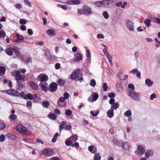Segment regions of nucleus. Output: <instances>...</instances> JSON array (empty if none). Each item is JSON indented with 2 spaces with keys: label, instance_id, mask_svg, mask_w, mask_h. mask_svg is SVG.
<instances>
[{
  "label": "nucleus",
  "instance_id": "79ce46f5",
  "mask_svg": "<svg viewBox=\"0 0 160 160\" xmlns=\"http://www.w3.org/2000/svg\"><path fill=\"white\" fill-rule=\"evenodd\" d=\"M65 144L67 146H71V145L72 144L71 140L68 139H67L65 141Z\"/></svg>",
  "mask_w": 160,
  "mask_h": 160
},
{
  "label": "nucleus",
  "instance_id": "6e6552de",
  "mask_svg": "<svg viewBox=\"0 0 160 160\" xmlns=\"http://www.w3.org/2000/svg\"><path fill=\"white\" fill-rule=\"evenodd\" d=\"M7 92L8 94L14 97L18 96L20 95L19 93L16 90L9 89L7 91Z\"/></svg>",
  "mask_w": 160,
  "mask_h": 160
},
{
  "label": "nucleus",
  "instance_id": "412c9836",
  "mask_svg": "<svg viewBox=\"0 0 160 160\" xmlns=\"http://www.w3.org/2000/svg\"><path fill=\"white\" fill-rule=\"evenodd\" d=\"M151 20L149 18L147 19L144 21L145 25L148 27H149L151 26Z\"/></svg>",
  "mask_w": 160,
  "mask_h": 160
},
{
  "label": "nucleus",
  "instance_id": "37998d69",
  "mask_svg": "<svg viewBox=\"0 0 160 160\" xmlns=\"http://www.w3.org/2000/svg\"><path fill=\"white\" fill-rule=\"evenodd\" d=\"M92 97L93 101H95L98 99V94L97 93H95L93 94Z\"/></svg>",
  "mask_w": 160,
  "mask_h": 160
},
{
  "label": "nucleus",
  "instance_id": "9d476101",
  "mask_svg": "<svg viewBox=\"0 0 160 160\" xmlns=\"http://www.w3.org/2000/svg\"><path fill=\"white\" fill-rule=\"evenodd\" d=\"M80 3V2L79 0H68L64 2L65 4L71 5H78Z\"/></svg>",
  "mask_w": 160,
  "mask_h": 160
},
{
  "label": "nucleus",
  "instance_id": "6ab92c4d",
  "mask_svg": "<svg viewBox=\"0 0 160 160\" xmlns=\"http://www.w3.org/2000/svg\"><path fill=\"white\" fill-rule=\"evenodd\" d=\"M76 59H73V61H76L77 62H78L80 60H81L82 58V55L79 53H78L76 54Z\"/></svg>",
  "mask_w": 160,
  "mask_h": 160
},
{
  "label": "nucleus",
  "instance_id": "2f4dec72",
  "mask_svg": "<svg viewBox=\"0 0 160 160\" xmlns=\"http://www.w3.org/2000/svg\"><path fill=\"white\" fill-rule=\"evenodd\" d=\"M6 71L5 68L3 67H0V74L2 75L4 74Z\"/></svg>",
  "mask_w": 160,
  "mask_h": 160
},
{
  "label": "nucleus",
  "instance_id": "4c0bfd02",
  "mask_svg": "<svg viewBox=\"0 0 160 160\" xmlns=\"http://www.w3.org/2000/svg\"><path fill=\"white\" fill-rule=\"evenodd\" d=\"M58 83L59 85L63 86L64 84L65 81L61 79H60L58 80Z\"/></svg>",
  "mask_w": 160,
  "mask_h": 160
},
{
  "label": "nucleus",
  "instance_id": "5701e85b",
  "mask_svg": "<svg viewBox=\"0 0 160 160\" xmlns=\"http://www.w3.org/2000/svg\"><path fill=\"white\" fill-rule=\"evenodd\" d=\"M145 83L148 87H151L153 84V82L150 79H147L145 80Z\"/></svg>",
  "mask_w": 160,
  "mask_h": 160
},
{
  "label": "nucleus",
  "instance_id": "13d9d810",
  "mask_svg": "<svg viewBox=\"0 0 160 160\" xmlns=\"http://www.w3.org/2000/svg\"><path fill=\"white\" fill-rule=\"evenodd\" d=\"M107 58H108V59L109 61L110 62V63L111 65L112 64V58L111 56H110L109 55L106 56Z\"/></svg>",
  "mask_w": 160,
  "mask_h": 160
},
{
  "label": "nucleus",
  "instance_id": "774afa93",
  "mask_svg": "<svg viewBox=\"0 0 160 160\" xmlns=\"http://www.w3.org/2000/svg\"><path fill=\"white\" fill-rule=\"evenodd\" d=\"M28 33L29 35H32L33 34V31L31 29H28Z\"/></svg>",
  "mask_w": 160,
  "mask_h": 160
},
{
  "label": "nucleus",
  "instance_id": "de8ad7c7",
  "mask_svg": "<svg viewBox=\"0 0 160 160\" xmlns=\"http://www.w3.org/2000/svg\"><path fill=\"white\" fill-rule=\"evenodd\" d=\"M103 89L104 91H106L108 89V85L106 83H103Z\"/></svg>",
  "mask_w": 160,
  "mask_h": 160
},
{
  "label": "nucleus",
  "instance_id": "1a4fd4ad",
  "mask_svg": "<svg viewBox=\"0 0 160 160\" xmlns=\"http://www.w3.org/2000/svg\"><path fill=\"white\" fill-rule=\"evenodd\" d=\"M16 130L20 133H24L26 131V128L22 124H18L16 127Z\"/></svg>",
  "mask_w": 160,
  "mask_h": 160
},
{
  "label": "nucleus",
  "instance_id": "bb28decb",
  "mask_svg": "<svg viewBox=\"0 0 160 160\" xmlns=\"http://www.w3.org/2000/svg\"><path fill=\"white\" fill-rule=\"evenodd\" d=\"M17 116L14 114H11L9 116V119L11 121H14L17 118Z\"/></svg>",
  "mask_w": 160,
  "mask_h": 160
},
{
  "label": "nucleus",
  "instance_id": "49530a36",
  "mask_svg": "<svg viewBox=\"0 0 160 160\" xmlns=\"http://www.w3.org/2000/svg\"><path fill=\"white\" fill-rule=\"evenodd\" d=\"M96 84V82L94 79H92L91 80L90 83V84L91 86L92 87H94L95 86Z\"/></svg>",
  "mask_w": 160,
  "mask_h": 160
},
{
  "label": "nucleus",
  "instance_id": "6e6d98bb",
  "mask_svg": "<svg viewBox=\"0 0 160 160\" xmlns=\"http://www.w3.org/2000/svg\"><path fill=\"white\" fill-rule=\"evenodd\" d=\"M15 7L16 8L18 9L21 8L22 7L21 4L19 3H17L16 4V5H15Z\"/></svg>",
  "mask_w": 160,
  "mask_h": 160
},
{
  "label": "nucleus",
  "instance_id": "4be33fe9",
  "mask_svg": "<svg viewBox=\"0 0 160 160\" xmlns=\"http://www.w3.org/2000/svg\"><path fill=\"white\" fill-rule=\"evenodd\" d=\"M47 34L51 36H53L55 34V32L54 30L52 29H49L47 31Z\"/></svg>",
  "mask_w": 160,
  "mask_h": 160
},
{
  "label": "nucleus",
  "instance_id": "39448f33",
  "mask_svg": "<svg viewBox=\"0 0 160 160\" xmlns=\"http://www.w3.org/2000/svg\"><path fill=\"white\" fill-rule=\"evenodd\" d=\"M129 96L133 99L136 100H139L140 96L139 94L134 91H129Z\"/></svg>",
  "mask_w": 160,
  "mask_h": 160
},
{
  "label": "nucleus",
  "instance_id": "0eeeda50",
  "mask_svg": "<svg viewBox=\"0 0 160 160\" xmlns=\"http://www.w3.org/2000/svg\"><path fill=\"white\" fill-rule=\"evenodd\" d=\"M42 153L45 156H50L53 155L54 152L51 148H47L43 150Z\"/></svg>",
  "mask_w": 160,
  "mask_h": 160
},
{
  "label": "nucleus",
  "instance_id": "e433bc0d",
  "mask_svg": "<svg viewBox=\"0 0 160 160\" xmlns=\"http://www.w3.org/2000/svg\"><path fill=\"white\" fill-rule=\"evenodd\" d=\"M6 33L3 30H2L0 31V38H5Z\"/></svg>",
  "mask_w": 160,
  "mask_h": 160
},
{
  "label": "nucleus",
  "instance_id": "7ed1b4c3",
  "mask_svg": "<svg viewBox=\"0 0 160 160\" xmlns=\"http://www.w3.org/2000/svg\"><path fill=\"white\" fill-rule=\"evenodd\" d=\"M78 13L81 14H86L89 15L92 13V11L90 8L87 6H85L82 8L78 9Z\"/></svg>",
  "mask_w": 160,
  "mask_h": 160
},
{
  "label": "nucleus",
  "instance_id": "2eb2a0df",
  "mask_svg": "<svg viewBox=\"0 0 160 160\" xmlns=\"http://www.w3.org/2000/svg\"><path fill=\"white\" fill-rule=\"evenodd\" d=\"M16 35L18 38V40H16L15 42H18V43L22 42L24 39V38L21 35H19V34L17 33Z\"/></svg>",
  "mask_w": 160,
  "mask_h": 160
},
{
  "label": "nucleus",
  "instance_id": "473e14b6",
  "mask_svg": "<svg viewBox=\"0 0 160 160\" xmlns=\"http://www.w3.org/2000/svg\"><path fill=\"white\" fill-rule=\"evenodd\" d=\"M102 46H103L105 48L103 49V52L104 53L105 55L106 56H107L109 55L107 50L108 48L107 46L105 45H103Z\"/></svg>",
  "mask_w": 160,
  "mask_h": 160
},
{
  "label": "nucleus",
  "instance_id": "4d7b16f0",
  "mask_svg": "<svg viewBox=\"0 0 160 160\" xmlns=\"http://www.w3.org/2000/svg\"><path fill=\"white\" fill-rule=\"evenodd\" d=\"M71 146L72 147H76L78 148L79 147V144L78 142H76L74 144H72Z\"/></svg>",
  "mask_w": 160,
  "mask_h": 160
},
{
  "label": "nucleus",
  "instance_id": "b1692460",
  "mask_svg": "<svg viewBox=\"0 0 160 160\" xmlns=\"http://www.w3.org/2000/svg\"><path fill=\"white\" fill-rule=\"evenodd\" d=\"M66 125V122L65 121H62L61 122L60 125L59 126V130L61 132L64 127L63 126H65Z\"/></svg>",
  "mask_w": 160,
  "mask_h": 160
},
{
  "label": "nucleus",
  "instance_id": "dca6fc26",
  "mask_svg": "<svg viewBox=\"0 0 160 160\" xmlns=\"http://www.w3.org/2000/svg\"><path fill=\"white\" fill-rule=\"evenodd\" d=\"M121 146L123 149L126 150H128L130 147L129 145L126 142H122L121 144Z\"/></svg>",
  "mask_w": 160,
  "mask_h": 160
},
{
  "label": "nucleus",
  "instance_id": "0e129e2a",
  "mask_svg": "<svg viewBox=\"0 0 160 160\" xmlns=\"http://www.w3.org/2000/svg\"><path fill=\"white\" fill-rule=\"evenodd\" d=\"M5 140V136L3 135H2L0 136V141L3 142Z\"/></svg>",
  "mask_w": 160,
  "mask_h": 160
},
{
  "label": "nucleus",
  "instance_id": "680f3d73",
  "mask_svg": "<svg viewBox=\"0 0 160 160\" xmlns=\"http://www.w3.org/2000/svg\"><path fill=\"white\" fill-rule=\"evenodd\" d=\"M157 97L156 95L154 94H152L150 96V99L151 100L153 99L154 98H156Z\"/></svg>",
  "mask_w": 160,
  "mask_h": 160
},
{
  "label": "nucleus",
  "instance_id": "a18cd8bd",
  "mask_svg": "<svg viewBox=\"0 0 160 160\" xmlns=\"http://www.w3.org/2000/svg\"><path fill=\"white\" fill-rule=\"evenodd\" d=\"M154 19V20L153 21V22L160 24V18L155 17Z\"/></svg>",
  "mask_w": 160,
  "mask_h": 160
},
{
  "label": "nucleus",
  "instance_id": "4468645a",
  "mask_svg": "<svg viewBox=\"0 0 160 160\" xmlns=\"http://www.w3.org/2000/svg\"><path fill=\"white\" fill-rule=\"evenodd\" d=\"M138 153L140 155L144 154L145 152L144 148L140 145H139L138 147Z\"/></svg>",
  "mask_w": 160,
  "mask_h": 160
},
{
  "label": "nucleus",
  "instance_id": "864d4df0",
  "mask_svg": "<svg viewBox=\"0 0 160 160\" xmlns=\"http://www.w3.org/2000/svg\"><path fill=\"white\" fill-rule=\"evenodd\" d=\"M128 88L130 89H131V90H132V91H134L133 90L135 89V87L132 84H129L128 85Z\"/></svg>",
  "mask_w": 160,
  "mask_h": 160
},
{
  "label": "nucleus",
  "instance_id": "393cba45",
  "mask_svg": "<svg viewBox=\"0 0 160 160\" xmlns=\"http://www.w3.org/2000/svg\"><path fill=\"white\" fill-rule=\"evenodd\" d=\"M69 138L71 140L72 142H75L77 141L78 139V136L77 135H73L72 136H71Z\"/></svg>",
  "mask_w": 160,
  "mask_h": 160
},
{
  "label": "nucleus",
  "instance_id": "423d86ee",
  "mask_svg": "<svg viewBox=\"0 0 160 160\" xmlns=\"http://www.w3.org/2000/svg\"><path fill=\"white\" fill-rule=\"evenodd\" d=\"M126 24L127 28L129 31L131 32L134 31V24L132 22L128 20H127Z\"/></svg>",
  "mask_w": 160,
  "mask_h": 160
},
{
  "label": "nucleus",
  "instance_id": "5fc2aeb1",
  "mask_svg": "<svg viewBox=\"0 0 160 160\" xmlns=\"http://www.w3.org/2000/svg\"><path fill=\"white\" fill-rule=\"evenodd\" d=\"M95 5L98 7H100L101 6H102V1L96 2L95 3Z\"/></svg>",
  "mask_w": 160,
  "mask_h": 160
},
{
  "label": "nucleus",
  "instance_id": "09e8293b",
  "mask_svg": "<svg viewBox=\"0 0 160 160\" xmlns=\"http://www.w3.org/2000/svg\"><path fill=\"white\" fill-rule=\"evenodd\" d=\"M6 127L4 123L0 122V129H3Z\"/></svg>",
  "mask_w": 160,
  "mask_h": 160
},
{
  "label": "nucleus",
  "instance_id": "9b49d317",
  "mask_svg": "<svg viewBox=\"0 0 160 160\" xmlns=\"http://www.w3.org/2000/svg\"><path fill=\"white\" fill-rule=\"evenodd\" d=\"M38 78L39 80L42 82L47 81L48 79V76L44 74H42L39 75Z\"/></svg>",
  "mask_w": 160,
  "mask_h": 160
},
{
  "label": "nucleus",
  "instance_id": "e2e57ef3",
  "mask_svg": "<svg viewBox=\"0 0 160 160\" xmlns=\"http://www.w3.org/2000/svg\"><path fill=\"white\" fill-rule=\"evenodd\" d=\"M19 22L21 24H25L27 22L24 19H21L19 21Z\"/></svg>",
  "mask_w": 160,
  "mask_h": 160
},
{
  "label": "nucleus",
  "instance_id": "ddd939ff",
  "mask_svg": "<svg viewBox=\"0 0 160 160\" xmlns=\"http://www.w3.org/2000/svg\"><path fill=\"white\" fill-rule=\"evenodd\" d=\"M80 71L79 69L76 70L71 75V78L72 79H74L77 78L78 77Z\"/></svg>",
  "mask_w": 160,
  "mask_h": 160
},
{
  "label": "nucleus",
  "instance_id": "f257e3e1",
  "mask_svg": "<svg viewBox=\"0 0 160 160\" xmlns=\"http://www.w3.org/2000/svg\"><path fill=\"white\" fill-rule=\"evenodd\" d=\"M6 52L8 55L11 56L13 54V52H15L17 55H18L20 58L22 57V54L19 52L18 49V48L13 45H10L6 49Z\"/></svg>",
  "mask_w": 160,
  "mask_h": 160
},
{
  "label": "nucleus",
  "instance_id": "cd10ccee",
  "mask_svg": "<svg viewBox=\"0 0 160 160\" xmlns=\"http://www.w3.org/2000/svg\"><path fill=\"white\" fill-rule=\"evenodd\" d=\"M42 106L46 108H48L50 105V102L48 101H45L42 102Z\"/></svg>",
  "mask_w": 160,
  "mask_h": 160
},
{
  "label": "nucleus",
  "instance_id": "f704fd0d",
  "mask_svg": "<svg viewBox=\"0 0 160 160\" xmlns=\"http://www.w3.org/2000/svg\"><path fill=\"white\" fill-rule=\"evenodd\" d=\"M101 156L98 153H96L94 157V160H100Z\"/></svg>",
  "mask_w": 160,
  "mask_h": 160
},
{
  "label": "nucleus",
  "instance_id": "c756f323",
  "mask_svg": "<svg viewBox=\"0 0 160 160\" xmlns=\"http://www.w3.org/2000/svg\"><path fill=\"white\" fill-rule=\"evenodd\" d=\"M39 86L42 90L45 91L48 90V88L45 85L43 84L42 83H40Z\"/></svg>",
  "mask_w": 160,
  "mask_h": 160
},
{
  "label": "nucleus",
  "instance_id": "f3484780",
  "mask_svg": "<svg viewBox=\"0 0 160 160\" xmlns=\"http://www.w3.org/2000/svg\"><path fill=\"white\" fill-rule=\"evenodd\" d=\"M29 84L31 88L35 90H37L38 87L37 84L32 81H30L29 82Z\"/></svg>",
  "mask_w": 160,
  "mask_h": 160
},
{
  "label": "nucleus",
  "instance_id": "72a5a7b5",
  "mask_svg": "<svg viewBox=\"0 0 160 160\" xmlns=\"http://www.w3.org/2000/svg\"><path fill=\"white\" fill-rule=\"evenodd\" d=\"M57 6L58 7H60L63 10H67L68 9V6L67 5H62L58 4L57 5Z\"/></svg>",
  "mask_w": 160,
  "mask_h": 160
},
{
  "label": "nucleus",
  "instance_id": "c9c22d12",
  "mask_svg": "<svg viewBox=\"0 0 160 160\" xmlns=\"http://www.w3.org/2000/svg\"><path fill=\"white\" fill-rule=\"evenodd\" d=\"M59 136V133L58 132L56 133L52 139V141L53 142H55L56 141L57 138Z\"/></svg>",
  "mask_w": 160,
  "mask_h": 160
},
{
  "label": "nucleus",
  "instance_id": "052dcab7",
  "mask_svg": "<svg viewBox=\"0 0 160 160\" xmlns=\"http://www.w3.org/2000/svg\"><path fill=\"white\" fill-rule=\"evenodd\" d=\"M63 96H64V98L66 99H68L69 96V94L67 92L64 93Z\"/></svg>",
  "mask_w": 160,
  "mask_h": 160
},
{
  "label": "nucleus",
  "instance_id": "58836bf2",
  "mask_svg": "<svg viewBox=\"0 0 160 160\" xmlns=\"http://www.w3.org/2000/svg\"><path fill=\"white\" fill-rule=\"evenodd\" d=\"M65 98L63 97H61L59 98V100L57 102V104L58 106H60V102H63L65 101Z\"/></svg>",
  "mask_w": 160,
  "mask_h": 160
},
{
  "label": "nucleus",
  "instance_id": "aec40b11",
  "mask_svg": "<svg viewBox=\"0 0 160 160\" xmlns=\"http://www.w3.org/2000/svg\"><path fill=\"white\" fill-rule=\"evenodd\" d=\"M107 114L108 117L109 118H112L114 115L113 110L111 109L108 110L107 112Z\"/></svg>",
  "mask_w": 160,
  "mask_h": 160
},
{
  "label": "nucleus",
  "instance_id": "ea45409f",
  "mask_svg": "<svg viewBox=\"0 0 160 160\" xmlns=\"http://www.w3.org/2000/svg\"><path fill=\"white\" fill-rule=\"evenodd\" d=\"M102 15L106 19H108L109 18V15L107 11H105L103 12Z\"/></svg>",
  "mask_w": 160,
  "mask_h": 160
},
{
  "label": "nucleus",
  "instance_id": "f8f14e48",
  "mask_svg": "<svg viewBox=\"0 0 160 160\" xmlns=\"http://www.w3.org/2000/svg\"><path fill=\"white\" fill-rule=\"evenodd\" d=\"M50 91L52 92L55 91L57 89V85L56 83L52 82L49 86Z\"/></svg>",
  "mask_w": 160,
  "mask_h": 160
},
{
  "label": "nucleus",
  "instance_id": "3c124183",
  "mask_svg": "<svg viewBox=\"0 0 160 160\" xmlns=\"http://www.w3.org/2000/svg\"><path fill=\"white\" fill-rule=\"evenodd\" d=\"M24 2L25 4L27 5L30 7H31L32 6L31 2L29 1L28 0H24Z\"/></svg>",
  "mask_w": 160,
  "mask_h": 160
},
{
  "label": "nucleus",
  "instance_id": "c03bdc74",
  "mask_svg": "<svg viewBox=\"0 0 160 160\" xmlns=\"http://www.w3.org/2000/svg\"><path fill=\"white\" fill-rule=\"evenodd\" d=\"M132 113L130 110L127 111L125 113V115L127 117H129L131 115Z\"/></svg>",
  "mask_w": 160,
  "mask_h": 160
},
{
  "label": "nucleus",
  "instance_id": "bf43d9fd",
  "mask_svg": "<svg viewBox=\"0 0 160 160\" xmlns=\"http://www.w3.org/2000/svg\"><path fill=\"white\" fill-rule=\"evenodd\" d=\"M108 96L110 98H114L115 96V94L113 92L109 93L108 94Z\"/></svg>",
  "mask_w": 160,
  "mask_h": 160
},
{
  "label": "nucleus",
  "instance_id": "a19ab883",
  "mask_svg": "<svg viewBox=\"0 0 160 160\" xmlns=\"http://www.w3.org/2000/svg\"><path fill=\"white\" fill-rule=\"evenodd\" d=\"M153 152L151 151H148L146 152L145 153V157L147 158H148L149 156L152 154Z\"/></svg>",
  "mask_w": 160,
  "mask_h": 160
},
{
  "label": "nucleus",
  "instance_id": "338daca9",
  "mask_svg": "<svg viewBox=\"0 0 160 160\" xmlns=\"http://www.w3.org/2000/svg\"><path fill=\"white\" fill-rule=\"evenodd\" d=\"M86 56L87 57H89L90 56V51L88 50L86 51Z\"/></svg>",
  "mask_w": 160,
  "mask_h": 160
},
{
  "label": "nucleus",
  "instance_id": "69168bd1",
  "mask_svg": "<svg viewBox=\"0 0 160 160\" xmlns=\"http://www.w3.org/2000/svg\"><path fill=\"white\" fill-rule=\"evenodd\" d=\"M60 68V65L59 63H57L55 65V68L56 69H58Z\"/></svg>",
  "mask_w": 160,
  "mask_h": 160
},
{
  "label": "nucleus",
  "instance_id": "c85d7f7f",
  "mask_svg": "<svg viewBox=\"0 0 160 160\" xmlns=\"http://www.w3.org/2000/svg\"><path fill=\"white\" fill-rule=\"evenodd\" d=\"M48 117L49 118L52 119L53 120L56 119L57 118V115L54 113H50L48 115Z\"/></svg>",
  "mask_w": 160,
  "mask_h": 160
},
{
  "label": "nucleus",
  "instance_id": "8fccbe9b",
  "mask_svg": "<svg viewBox=\"0 0 160 160\" xmlns=\"http://www.w3.org/2000/svg\"><path fill=\"white\" fill-rule=\"evenodd\" d=\"M99 111H97L96 112V113L95 114L94 112L92 111H91L90 113L93 117H96L99 114Z\"/></svg>",
  "mask_w": 160,
  "mask_h": 160
},
{
  "label": "nucleus",
  "instance_id": "603ef678",
  "mask_svg": "<svg viewBox=\"0 0 160 160\" xmlns=\"http://www.w3.org/2000/svg\"><path fill=\"white\" fill-rule=\"evenodd\" d=\"M65 113L66 115L69 116L72 114V112L70 110H66Z\"/></svg>",
  "mask_w": 160,
  "mask_h": 160
},
{
  "label": "nucleus",
  "instance_id": "a211bd4d",
  "mask_svg": "<svg viewBox=\"0 0 160 160\" xmlns=\"http://www.w3.org/2000/svg\"><path fill=\"white\" fill-rule=\"evenodd\" d=\"M88 150L93 153H94L97 152L96 148L93 146H90L88 148Z\"/></svg>",
  "mask_w": 160,
  "mask_h": 160
},
{
  "label": "nucleus",
  "instance_id": "a878e982",
  "mask_svg": "<svg viewBox=\"0 0 160 160\" xmlns=\"http://www.w3.org/2000/svg\"><path fill=\"white\" fill-rule=\"evenodd\" d=\"M119 106V104L117 102H115L111 105V108L112 109H116L118 108Z\"/></svg>",
  "mask_w": 160,
  "mask_h": 160
},
{
  "label": "nucleus",
  "instance_id": "f03ea898",
  "mask_svg": "<svg viewBox=\"0 0 160 160\" xmlns=\"http://www.w3.org/2000/svg\"><path fill=\"white\" fill-rule=\"evenodd\" d=\"M11 74L13 76L15 77L16 79L18 82H22L27 79L25 76L20 74L19 70H14Z\"/></svg>",
  "mask_w": 160,
  "mask_h": 160
},
{
  "label": "nucleus",
  "instance_id": "7c9ffc66",
  "mask_svg": "<svg viewBox=\"0 0 160 160\" xmlns=\"http://www.w3.org/2000/svg\"><path fill=\"white\" fill-rule=\"evenodd\" d=\"M25 98L26 99L32 100L33 99V96L30 93H28L25 95Z\"/></svg>",
  "mask_w": 160,
  "mask_h": 160
},
{
  "label": "nucleus",
  "instance_id": "20e7f679",
  "mask_svg": "<svg viewBox=\"0 0 160 160\" xmlns=\"http://www.w3.org/2000/svg\"><path fill=\"white\" fill-rule=\"evenodd\" d=\"M113 1L110 0L102 1V6L106 8H111L113 7Z\"/></svg>",
  "mask_w": 160,
  "mask_h": 160
}]
</instances>
